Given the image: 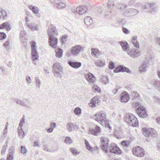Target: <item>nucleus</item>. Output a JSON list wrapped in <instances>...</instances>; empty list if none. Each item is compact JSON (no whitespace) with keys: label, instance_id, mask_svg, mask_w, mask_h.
Here are the masks:
<instances>
[{"label":"nucleus","instance_id":"obj_1","mask_svg":"<svg viewBox=\"0 0 160 160\" xmlns=\"http://www.w3.org/2000/svg\"><path fill=\"white\" fill-rule=\"evenodd\" d=\"M140 103L137 102L133 103L132 105V107L134 108L138 107L136 109V112L138 116L142 118H144L148 115L147 111L145 108Z\"/></svg>","mask_w":160,"mask_h":160},{"label":"nucleus","instance_id":"obj_2","mask_svg":"<svg viewBox=\"0 0 160 160\" xmlns=\"http://www.w3.org/2000/svg\"><path fill=\"white\" fill-rule=\"evenodd\" d=\"M125 121L129 125L133 127L138 126V122L137 118L133 114L128 113L125 116Z\"/></svg>","mask_w":160,"mask_h":160},{"label":"nucleus","instance_id":"obj_3","mask_svg":"<svg viewBox=\"0 0 160 160\" xmlns=\"http://www.w3.org/2000/svg\"><path fill=\"white\" fill-rule=\"evenodd\" d=\"M53 71L55 77L61 78L63 74L62 67L61 66V64L58 62L55 63L53 66Z\"/></svg>","mask_w":160,"mask_h":160},{"label":"nucleus","instance_id":"obj_4","mask_svg":"<svg viewBox=\"0 0 160 160\" xmlns=\"http://www.w3.org/2000/svg\"><path fill=\"white\" fill-rule=\"evenodd\" d=\"M142 132L143 135L146 137L155 138L157 136L156 131L151 128H143L142 129Z\"/></svg>","mask_w":160,"mask_h":160},{"label":"nucleus","instance_id":"obj_5","mask_svg":"<svg viewBox=\"0 0 160 160\" xmlns=\"http://www.w3.org/2000/svg\"><path fill=\"white\" fill-rule=\"evenodd\" d=\"M101 144L100 146L101 148L105 152L108 156H110V152H108V143L109 140L108 138L105 137H102L101 139Z\"/></svg>","mask_w":160,"mask_h":160},{"label":"nucleus","instance_id":"obj_6","mask_svg":"<svg viewBox=\"0 0 160 160\" xmlns=\"http://www.w3.org/2000/svg\"><path fill=\"white\" fill-rule=\"evenodd\" d=\"M132 152L134 155L140 157H143L145 154L144 149L139 146L134 147L132 150Z\"/></svg>","mask_w":160,"mask_h":160},{"label":"nucleus","instance_id":"obj_7","mask_svg":"<svg viewBox=\"0 0 160 160\" xmlns=\"http://www.w3.org/2000/svg\"><path fill=\"white\" fill-rule=\"evenodd\" d=\"M108 152H110V156H108L110 157H111V153L114 154H120L122 153V151L116 144L112 143L109 146Z\"/></svg>","mask_w":160,"mask_h":160},{"label":"nucleus","instance_id":"obj_8","mask_svg":"<svg viewBox=\"0 0 160 160\" xmlns=\"http://www.w3.org/2000/svg\"><path fill=\"white\" fill-rule=\"evenodd\" d=\"M93 118L97 121L99 122H102L103 121H105L106 119L105 113L102 111L101 112L98 113H96L93 117Z\"/></svg>","mask_w":160,"mask_h":160},{"label":"nucleus","instance_id":"obj_9","mask_svg":"<svg viewBox=\"0 0 160 160\" xmlns=\"http://www.w3.org/2000/svg\"><path fill=\"white\" fill-rule=\"evenodd\" d=\"M139 11L135 9L130 8L124 9L123 14L125 16L129 17L135 15Z\"/></svg>","mask_w":160,"mask_h":160},{"label":"nucleus","instance_id":"obj_10","mask_svg":"<svg viewBox=\"0 0 160 160\" xmlns=\"http://www.w3.org/2000/svg\"><path fill=\"white\" fill-rule=\"evenodd\" d=\"M49 45L53 48H56L58 42V39L54 36H48Z\"/></svg>","mask_w":160,"mask_h":160},{"label":"nucleus","instance_id":"obj_11","mask_svg":"<svg viewBox=\"0 0 160 160\" xmlns=\"http://www.w3.org/2000/svg\"><path fill=\"white\" fill-rule=\"evenodd\" d=\"M47 32L48 36L57 35L58 34L56 27L52 24L49 26Z\"/></svg>","mask_w":160,"mask_h":160},{"label":"nucleus","instance_id":"obj_12","mask_svg":"<svg viewBox=\"0 0 160 160\" xmlns=\"http://www.w3.org/2000/svg\"><path fill=\"white\" fill-rule=\"evenodd\" d=\"M129 99V95L127 92L124 91L121 93L120 95V100L121 102L126 103Z\"/></svg>","mask_w":160,"mask_h":160},{"label":"nucleus","instance_id":"obj_13","mask_svg":"<svg viewBox=\"0 0 160 160\" xmlns=\"http://www.w3.org/2000/svg\"><path fill=\"white\" fill-rule=\"evenodd\" d=\"M131 142L130 140H123L121 142V144L123 147V149L128 152L130 150Z\"/></svg>","mask_w":160,"mask_h":160},{"label":"nucleus","instance_id":"obj_14","mask_svg":"<svg viewBox=\"0 0 160 160\" xmlns=\"http://www.w3.org/2000/svg\"><path fill=\"white\" fill-rule=\"evenodd\" d=\"M127 53L133 58L137 57L140 55V52L136 49H129L127 50Z\"/></svg>","mask_w":160,"mask_h":160},{"label":"nucleus","instance_id":"obj_15","mask_svg":"<svg viewBox=\"0 0 160 160\" xmlns=\"http://www.w3.org/2000/svg\"><path fill=\"white\" fill-rule=\"evenodd\" d=\"M87 8L86 6H79L77 8L76 12L79 15H81L87 12Z\"/></svg>","mask_w":160,"mask_h":160},{"label":"nucleus","instance_id":"obj_16","mask_svg":"<svg viewBox=\"0 0 160 160\" xmlns=\"http://www.w3.org/2000/svg\"><path fill=\"white\" fill-rule=\"evenodd\" d=\"M67 127L68 131L70 132L79 129V127H78V125L71 122L68 123Z\"/></svg>","mask_w":160,"mask_h":160},{"label":"nucleus","instance_id":"obj_17","mask_svg":"<svg viewBox=\"0 0 160 160\" xmlns=\"http://www.w3.org/2000/svg\"><path fill=\"white\" fill-rule=\"evenodd\" d=\"M115 73H118L120 72H126L128 73H131V71L128 68L123 66H120V68H118L115 69L114 70Z\"/></svg>","mask_w":160,"mask_h":160},{"label":"nucleus","instance_id":"obj_18","mask_svg":"<svg viewBox=\"0 0 160 160\" xmlns=\"http://www.w3.org/2000/svg\"><path fill=\"white\" fill-rule=\"evenodd\" d=\"M85 76L87 80L90 83H93L96 80L95 77L91 73L89 72L86 74Z\"/></svg>","mask_w":160,"mask_h":160},{"label":"nucleus","instance_id":"obj_19","mask_svg":"<svg viewBox=\"0 0 160 160\" xmlns=\"http://www.w3.org/2000/svg\"><path fill=\"white\" fill-rule=\"evenodd\" d=\"M82 48L81 47L78 45L73 47L72 48L71 53L73 55H77L81 51Z\"/></svg>","mask_w":160,"mask_h":160},{"label":"nucleus","instance_id":"obj_20","mask_svg":"<svg viewBox=\"0 0 160 160\" xmlns=\"http://www.w3.org/2000/svg\"><path fill=\"white\" fill-rule=\"evenodd\" d=\"M100 102V101L98 98L94 97L91 100L90 103L89 104V106L92 108H94L96 106V104H98Z\"/></svg>","mask_w":160,"mask_h":160},{"label":"nucleus","instance_id":"obj_21","mask_svg":"<svg viewBox=\"0 0 160 160\" xmlns=\"http://www.w3.org/2000/svg\"><path fill=\"white\" fill-rule=\"evenodd\" d=\"M148 62V61H144L143 62L141 66L139 68V69L141 72H145L147 70Z\"/></svg>","mask_w":160,"mask_h":160},{"label":"nucleus","instance_id":"obj_22","mask_svg":"<svg viewBox=\"0 0 160 160\" xmlns=\"http://www.w3.org/2000/svg\"><path fill=\"white\" fill-rule=\"evenodd\" d=\"M68 64L71 67L76 68H79L82 65L80 62H73L70 60L68 62Z\"/></svg>","mask_w":160,"mask_h":160},{"label":"nucleus","instance_id":"obj_23","mask_svg":"<svg viewBox=\"0 0 160 160\" xmlns=\"http://www.w3.org/2000/svg\"><path fill=\"white\" fill-rule=\"evenodd\" d=\"M90 131L92 134L97 135L100 132L101 129L99 126H97L95 128L90 129Z\"/></svg>","mask_w":160,"mask_h":160},{"label":"nucleus","instance_id":"obj_24","mask_svg":"<svg viewBox=\"0 0 160 160\" xmlns=\"http://www.w3.org/2000/svg\"><path fill=\"white\" fill-rule=\"evenodd\" d=\"M10 152L7 157V160H13L14 154L15 152V149L14 148L10 149Z\"/></svg>","mask_w":160,"mask_h":160},{"label":"nucleus","instance_id":"obj_25","mask_svg":"<svg viewBox=\"0 0 160 160\" xmlns=\"http://www.w3.org/2000/svg\"><path fill=\"white\" fill-rule=\"evenodd\" d=\"M95 64L97 66L102 67L105 65V61L104 60H98L95 61Z\"/></svg>","mask_w":160,"mask_h":160},{"label":"nucleus","instance_id":"obj_26","mask_svg":"<svg viewBox=\"0 0 160 160\" xmlns=\"http://www.w3.org/2000/svg\"><path fill=\"white\" fill-rule=\"evenodd\" d=\"M137 38L138 37L137 36H133L131 41L132 43L134 45V47L136 48H139V43L138 42L137 40Z\"/></svg>","mask_w":160,"mask_h":160},{"label":"nucleus","instance_id":"obj_27","mask_svg":"<svg viewBox=\"0 0 160 160\" xmlns=\"http://www.w3.org/2000/svg\"><path fill=\"white\" fill-rule=\"evenodd\" d=\"M32 55L33 61H35L38 59L39 56L37 50L33 49L32 50Z\"/></svg>","mask_w":160,"mask_h":160},{"label":"nucleus","instance_id":"obj_28","mask_svg":"<svg viewBox=\"0 0 160 160\" xmlns=\"http://www.w3.org/2000/svg\"><path fill=\"white\" fill-rule=\"evenodd\" d=\"M92 54L94 57L98 58L100 55V52L97 48H92Z\"/></svg>","mask_w":160,"mask_h":160},{"label":"nucleus","instance_id":"obj_29","mask_svg":"<svg viewBox=\"0 0 160 160\" xmlns=\"http://www.w3.org/2000/svg\"><path fill=\"white\" fill-rule=\"evenodd\" d=\"M118 43L121 45L122 49L124 51L127 50L129 48L128 43L126 42H119Z\"/></svg>","mask_w":160,"mask_h":160},{"label":"nucleus","instance_id":"obj_30","mask_svg":"<svg viewBox=\"0 0 160 160\" xmlns=\"http://www.w3.org/2000/svg\"><path fill=\"white\" fill-rule=\"evenodd\" d=\"M56 56L58 58H61L63 54V50L58 48L56 50Z\"/></svg>","mask_w":160,"mask_h":160},{"label":"nucleus","instance_id":"obj_31","mask_svg":"<svg viewBox=\"0 0 160 160\" xmlns=\"http://www.w3.org/2000/svg\"><path fill=\"white\" fill-rule=\"evenodd\" d=\"M150 7V10L149 12L150 13H152V12H155L157 10V7L155 6L156 3L155 2L153 3H150L149 4Z\"/></svg>","mask_w":160,"mask_h":160},{"label":"nucleus","instance_id":"obj_32","mask_svg":"<svg viewBox=\"0 0 160 160\" xmlns=\"http://www.w3.org/2000/svg\"><path fill=\"white\" fill-rule=\"evenodd\" d=\"M132 100H138L140 98L139 94L135 92H132Z\"/></svg>","mask_w":160,"mask_h":160},{"label":"nucleus","instance_id":"obj_33","mask_svg":"<svg viewBox=\"0 0 160 160\" xmlns=\"http://www.w3.org/2000/svg\"><path fill=\"white\" fill-rule=\"evenodd\" d=\"M84 22L87 25L90 24L92 23V20L90 17L88 16L84 18Z\"/></svg>","mask_w":160,"mask_h":160},{"label":"nucleus","instance_id":"obj_34","mask_svg":"<svg viewBox=\"0 0 160 160\" xmlns=\"http://www.w3.org/2000/svg\"><path fill=\"white\" fill-rule=\"evenodd\" d=\"M116 2V0H108L107 5L108 7L109 8H112Z\"/></svg>","mask_w":160,"mask_h":160},{"label":"nucleus","instance_id":"obj_35","mask_svg":"<svg viewBox=\"0 0 160 160\" xmlns=\"http://www.w3.org/2000/svg\"><path fill=\"white\" fill-rule=\"evenodd\" d=\"M16 102L17 104H19L21 106L28 108H30V106L27 105L24 102L20 99H17Z\"/></svg>","mask_w":160,"mask_h":160},{"label":"nucleus","instance_id":"obj_36","mask_svg":"<svg viewBox=\"0 0 160 160\" xmlns=\"http://www.w3.org/2000/svg\"><path fill=\"white\" fill-rule=\"evenodd\" d=\"M102 78L101 79V82L105 84L108 83L109 82L108 77L106 76H102Z\"/></svg>","mask_w":160,"mask_h":160},{"label":"nucleus","instance_id":"obj_37","mask_svg":"<svg viewBox=\"0 0 160 160\" xmlns=\"http://www.w3.org/2000/svg\"><path fill=\"white\" fill-rule=\"evenodd\" d=\"M3 29H6L9 31L11 29V25L8 22H5L3 23Z\"/></svg>","mask_w":160,"mask_h":160},{"label":"nucleus","instance_id":"obj_38","mask_svg":"<svg viewBox=\"0 0 160 160\" xmlns=\"http://www.w3.org/2000/svg\"><path fill=\"white\" fill-rule=\"evenodd\" d=\"M28 27L31 28V30L32 31L35 30H37L38 28L37 27V24H35L34 23H30L28 24Z\"/></svg>","mask_w":160,"mask_h":160},{"label":"nucleus","instance_id":"obj_39","mask_svg":"<svg viewBox=\"0 0 160 160\" xmlns=\"http://www.w3.org/2000/svg\"><path fill=\"white\" fill-rule=\"evenodd\" d=\"M68 36L65 34L61 38V42L62 44H64L68 41Z\"/></svg>","mask_w":160,"mask_h":160},{"label":"nucleus","instance_id":"obj_40","mask_svg":"<svg viewBox=\"0 0 160 160\" xmlns=\"http://www.w3.org/2000/svg\"><path fill=\"white\" fill-rule=\"evenodd\" d=\"M7 17V13L3 9L0 10V18H2L4 19Z\"/></svg>","mask_w":160,"mask_h":160},{"label":"nucleus","instance_id":"obj_41","mask_svg":"<svg viewBox=\"0 0 160 160\" xmlns=\"http://www.w3.org/2000/svg\"><path fill=\"white\" fill-rule=\"evenodd\" d=\"M21 129L19 130V128H18V134L19 136L20 137L23 138L25 136V132L23 131L22 128H21Z\"/></svg>","mask_w":160,"mask_h":160},{"label":"nucleus","instance_id":"obj_42","mask_svg":"<svg viewBox=\"0 0 160 160\" xmlns=\"http://www.w3.org/2000/svg\"><path fill=\"white\" fill-rule=\"evenodd\" d=\"M55 6L58 8L61 9L65 7L66 6V5L65 3L61 2L58 3L56 4L55 5Z\"/></svg>","mask_w":160,"mask_h":160},{"label":"nucleus","instance_id":"obj_43","mask_svg":"<svg viewBox=\"0 0 160 160\" xmlns=\"http://www.w3.org/2000/svg\"><path fill=\"white\" fill-rule=\"evenodd\" d=\"M65 142L67 144H70L72 142V140L69 137H66L65 140Z\"/></svg>","mask_w":160,"mask_h":160},{"label":"nucleus","instance_id":"obj_44","mask_svg":"<svg viewBox=\"0 0 160 160\" xmlns=\"http://www.w3.org/2000/svg\"><path fill=\"white\" fill-rule=\"evenodd\" d=\"M74 112L76 115H79L81 113V108L79 107L76 108L74 110Z\"/></svg>","mask_w":160,"mask_h":160},{"label":"nucleus","instance_id":"obj_45","mask_svg":"<svg viewBox=\"0 0 160 160\" xmlns=\"http://www.w3.org/2000/svg\"><path fill=\"white\" fill-rule=\"evenodd\" d=\"M25 123V116L24 115L20 120V122L19 123V126L21 128L23 126V124Z\"/></svg>","mask_w":160,"mask_h":160},{"label":"nucleus","instance_id":"obj_46","mask_svg":"<svg viewBox=\"0 0 160 160\" xmlns=\"http://www.w3.org/2000/svg\"><path fill=\"white\" fill-rule=\"evenodd\" d=\"M70 151L74 155H77L79 154V152L77 151L76 149H75L73 148H70Z\"/></svg>","mask_w":160,"mask_h":160},{"label":"nucleus","instance_id":"obj_47","mask_svg":"<svg viewBox=\"0 0 160 160\" xmlns=\"http://www.w3.org/2000/svg\"><path fill=\"white\" fill-rule=\"evenodd\" d=\"M35 80L36 81V83L37 84L36 86L37 87L39 88H40V85L41 84L40 81L39 80L38 78V77L35 78Z\"/></svg>","mask_w":160,"mask_h":160},{"label":"nucleus","instance_id":"obj_48","mask_svg":"<svg viewBox=\"0 0 160 160\" xmlns=\"http://www.w3.org/2000/svg\"><path fill=\"white\" fill-rule=\"evenodd\" d=\"M108 67L111 69H113L115 68L114 64L112 61H111L109 62Z\"/></svg>","mask_w":160,"mask_h":160},{"label":"nucleus","instance_id":"obj_49","mask_svg":"<svg viewBox=\"0 0 160 160\" xmlns=\"http://www.w3.org/2000/svg\"><path fill=\"white\" fill-rule=\"evenodd\" d=\"M126 23V20L124 19H122L119 21H118V23L119 24L121 25H124Z\"/></svg>","mask_w":160,"mask_h":160},{"label":"nucleus","instance_id":"obj_50","mask_svg":"<svg viewBox=\"0 0 160 160\" xmlns=\"http://www.w3.org/2000/svg\"><path fill=\"white\" fill-rule=\"evenodd\" d=\"M6 37V35L5 33L0 32V39L1 40L4 39Z\"/></svg>","mask_w":160,"mask_h":160},{"label":"nucleus","instance_id":"obj_51","mask_svg":"<svg viewBox=\"0 0 160 160\" xmlns=\"http://www.w3.org/2000/svg\"><path fill=\"white\" fill-rule=\"evenodd\" d=\"M27 150L25 146H22L21 147V149L20 150V152L23 154H25L27 152Z\"/></svg>","mask_w":160,"mask_h":160},{"label":"nucleus","instance_id":"obj_52","mask_svg":"<svg viewBox=\"0 0 160 160\" xmlns=\"http://www.w3.org/2000/svg\"><path fill=\"white\" fill-rule=\"evenodd\" d=\"M3 46L6 48L10 47L9 41V40H8L3 43Z\"/></svg>","mask_w":160,"mask_h":160},{"label":"nucleus","instance_id":"obj_53","mask_svg":"<svg viewBox=\"0 0 160 160\" xmlns=\"http://www.w3.org/2000/svg\"><path fill=\"white\" fill-rule=\"evenodd\" d=\"M31 46H32V50L33 49L37 50V48L36 47V43L34 41H31Z\"/></svg>","mask_w":160,"mask_h":160},{"label":"nucleus","instance_id":"obj_54","mask_svg":"<svg viewBox=\"0 0 160 160\" xmlns=\"http://www.w3.org/2000/svg\"><path fill=\"white\" fill-rule=\"evenodd\" d=\"M7 145H4L2 148V149L1 151V154L3 155L6 152V150L7 149Z\"/></svg>","mask_w":160,"mask_h":160},{"label":"nucleus","instance_id":"obj_55","mask_svg":"<svg viewBox=\"0 0 160 160\" xmlns=\"http://www.w3.org/2000/svg\"><path fill=\"white\" fill-rule=\"evenodd\" d=\"M155 86L157 87V89L160 90V81H156L154 83Z\"/></svg>","mask_w":160,"mask_h":160},{"label":"nucleus","instance_id":"obj_56","mask_svg":"<svg viewBox=\"0 0 160 160\" xmlns=\"http://www.w3.org/2000/svg\"><path fill=\"white\" fill-rule=\"evenodd\" d=\"M155 86L157 87V89L160 90V81H156L154 83Z\"/></svg>","mask_w":160,"mask_h":160},{"label":"nucleus","instance_id":"obj_57","mask_svg":"<svg viewBox=\"0 0 160 160\" xmlns=\"http://www.w3.org/2000/svg\"><path fill=\"white\" fill-rule=\"evenodd\" d=\"M122 30L123 32L125 34H128L130 33L129 31L127 28H125L123 27L122 28Z\"/></svg>","mask_w":160,"mask_h":160},{"label":"nucleus","instance_id":"obj_58","mask_svg":"<svg viewBox=\"0 0 160 160\" xmlns=\"http://www.w3.org/2000/svg\"><path fill=\"white\" fill-rule=\"evenodd\" d=\"M34 8L33 9H33V11H32V12H33V13L34 14L38 13V12H39V9H38V8L35 6V8Z\"/></svg>","mask_w":160,"mask_h":160},{"label":"nucleus","instance_id":"obj_59","mask_svg":"<svg viewBox=\"0 0 160 160\" xmlns=\"http://www.w3.org/2000/svg\"><path fill=\"white\" fill-rule=\"evenodd\" d=\"M154 99L156 102L160 103V98L158 97L155 96L154 97Z\"/></svg>","mask_w":160,"mask_h":160},{"label":"nucleus","instance_id":"obj_60","mask_svg":"<svg viewBox=\"0 0 160 160\" xmlns=\"http://www.w3.org/2000/svg\"><path fill=\"white\" fill-rule=\"evenodd\" d=\"M26 34L25 31L22 30V31L20 33V37H24Z\"/></svg>","mask_w":160,"mask_h":160},{"label":"nucleus","instance_id":"obj_61","mask_svg":"<svg viewBox=\"0 0 160 160\" xmlns=\"http://www.w3.org/2000/svg\"><path fill=\"white\" fill-rule=\"evenodd\" d=\"M56 126V124L54 122H52L50 125V128L52 130H53V129Z\"/></svg>","mask_w":160,"mask_h":160},{"label":"nucleus","instance_id":"obj_62","mask_svg":"<svg viewBox=\"0 0 160 160\" xmlns=\"http://www.w3.org/2000/svg\"><path fill=\"white\" fill-rule=\"evenodd\" d=\"M26 80L27 81V83H31V78L30 77L28 76L26 78Z\"/></svg>","mask_w":160,"mask_h":160},{"label":"nucleus","instance_id":"obj_63","mask_svg":"<svg viewBox=\"0 0 160 160\" xmlns=\"http://www.w3.org/2000/svg\"><path fill=\"white\" fill-rule=\"evenodd\" d=\"M8 132V126L7 125L5 126V128L4 129V132L3 133V134H5L7 133Z\"/></svg>","mask_w":160,"mask_h":160},{"label":"nucleus","instance_id":"obj_64","mask_svg":"<svg viewBox=\"0 0 160 160\" xmlns=\"http://www.w3.org/2000/svg\"><path fill=\"white\" fill-rule=\"evenodd\" d=\"M136 1V0H130L129 1V3L130 5H132L134 4Z\"/></svg>","mask_w":160,"mask_h":160}]
</instances>
